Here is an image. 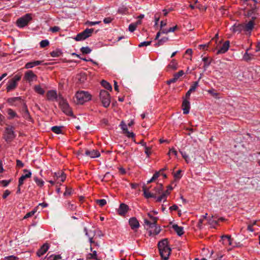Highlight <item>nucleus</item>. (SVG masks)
Listing matches in <instances>:
<instances>
[{
	"label": "nucleus",
	"instance_id": "338daca9",
	"mask_svg": "<svg viewBox=\"0 0 260 260\" xmlns=\"http://www.w3.org/2000/svg\"><path fill=\"white\" fill-rule=\"evenodd\" d=\"M171 154H174L175 156H177V151L174 148H172L171 149H170L169 152L168 153V154L170 155Z\"/></svg>",
	"mask_w": 260,
	"mask_h": 260
},
{
	"label": "nucleus",
	"instance_id": "6e6d98bb",
	"mask_svg": "<svg viewBox=\"0 0 260 260\" xmlns=\"http://www.w3.org/2000/svg\"><path fill=\"white\" fill-rule=\"evenodd\" d=\"M67 207L68 209L71 211H74L76 210V206L72 204L70 202H68L67 203Z\"/></svg>",
	"mask_w": 260,
	"mask_h": 260
},
{
	"label": "nucleus",
	"instance_id": "c03bdc74",
	"mask_svg": "<svg viewBox=\"0 0 260 260\" xmlns=\"http://www.w3.org/2000/svg\"><path fill=\"white\" fill-rule=\"evenodd\" d=\"M102 85L107 89L109 90L110 91L112 90V86L111 84L108 82L103 80L102 82Z\"/></svg>",
	"mask_w": 260,
	"mask_h": 260
},
{
	"label": "nucleus",
	"instance_id": "72a5a7b5",
	"mask_svg": "<svg viewBox=\"0 0 260 260\" xmlns=\"http://www.w3.org/2000/svg\"><path fill=\"white\" fill-rule=\"evenodd\" d=\"M178 63L175 59H173L168 65L167 68L175 70L177 69Z\"/></svg>",
	"mask_w": 260,
	"mask_h": 260
},
{
	"label": "nucleus",
	"instance_id": "09e8293b",
	"mask_svg": "<svg viewBox=\"0 0 260 260\" xmlns=\"http://www.w3.org/2000/svg\"><path fill=\"white\" fill-rule=\"evenodd\" d=\"M95 202L100 207H103L107 204V201L105 199L96 200Z\"/></svg>",
	"mask_w": 260,
	"mask_h": 260
},
{
	"label": "nucleus",
	"instance_id": "e2e57ef3",
	"mask_svg": "<svg viewBox=\"0 0 260 260\" xmlns=\"http://www.w3.org/2000/svg\"><path fill=\"white\" fill-rule=\"evenodd\" d=\"M184 74L183 71L180 70L178 73H175L174 76L178 79L180 77L182 76Z\"/></svg>",
	"mask_w": 260,
	"mask_h": 260
},
{
	"label": "nucleus",
	"instance_id": "37998d69",
	"mask_svg": "<svg viewBox=\"0 0 260 260\" xmlns=\"http://www.w3.org/2000/svg\"><path fill=\"white\" fill-rule=\"evenodd\" d=\"M80 51L83 54H87L91 52V49L88 47H83L80 49Z\"/></svg>",
	"mask_w": 260,
	"mask_h": 260
},
{
	"label": "nucleus",
	"instance_id": "5701e85b",
	"mask_svg": "<svg viewBox=\"0 0 260 260\" xmlns=\"http://www.w3.org/2000/svg\"><path fill=\"white\" fill-rule=\"evenodd\" d=\"M90 250L92 252V253H89L87 254L86 257V259L98 260L99 258L98 257L97 252L95 250H93V248L92 247L91 245H90Z\"/></svg>",
	"mask_w": 260,
	"mask_h": 260
},
{
	"label": "nucleus",
	"instance_id": "0e129e2a",
	"mask_svg": "<svg viewBox=\"0 0 260 260\" xmlns=\"http://www.w3.org/2000/svg\"><path fill=\"white\" fill-rule=\"evenodd\" d=\"M215 90L213 88L209 89L208 90V92L213 95L214 97L216 98L218 95V93L217 92H215Z\"/></svg>",
	"mask_w": 260,
	"mask_h": 260
},
{
	"label": "nucleus",
	"instance_id": "393cba45",
	"mask_svg": "<svg viewBox=\"0 0 260 260\" xmlns=\"http://www.w3.org/2000/svg\"><path fill=\"white\" fill-rule=\"evenodd\" d=\"M233 32L240 33L242 31H243V24H235L232 26L231 28Z\"/></svg>",
	"mask_w": 260,
	"mask_h": 260
},
{
	"label": "nucleus",
	"instance_id": "f704fd0d",
	"mask_svg": "<svg viewBox=\"0 0 260 260\" xmlns=\"http://www.w3.org/2000/svg\"><path fill=\"white\" fill-rule=\"evenodd\" d=\"M84 231L85 233V235L89 238L90 243L91 244H93V243H95V241L93 240L94 235H91L90 233H88L86 228H84Z\"/></svg>",
	"mask_w": 260,
	"mask_h": 260
},
{
	"label": "nucleus",
	"instance_id": "39448f33",
	"mask_svg": "<svg viewBox=\"0 0 260 260\" xmlns=\"http://www.w3.org/2000/svg\"><path fill=\"white\" fill-rule=\"evenodd\" d=\"M100 98L104 107L107 108L109 106L111 103V98L108 91L105 90H101Z\"/></svg>",
	"mask_w": 260,
	"mask_h": 260
},
{
	"label": "nucleus",
	"instance_id": "2eb2a0df",
	"mask_svg": "<svg viewBox=\"0 0 260 260\" xmlns=\"http://www.w3.org/2000/svg\"><path fill=\"white\" fill-rule=\"evenodd\" d=\"M49 245L47 243L44 244L37 251V255L41 257L49 249Z\"/></svg>",
	"mask_w": 260,
	"mask_h": 260
},
{
	"label": "nucleus",
	"instance_id": "774afa93",
	"mask_svg": "<svg viewBox=\"0 0 260 260\" xmlns=\"http://www.w3.org/2000/svg\"><path fill=\"white\" fill-rule=\"evenodd\" d=\"M60 29V27L57 26H55L53 27H51L50 28L49 30L51 31L52 32H56L59 31Z\"/></svg>",
	"mask_w": 260,
	"mask_h": 260
},
{
	"label": "nucleus",
	"instance_id": "de8ad7c7",
	"mask_svg": "<svg viewBox=\"0 0 260 260\" xmlns=\"http://www.w3.org/2000/svg\"><path fill=\"white\" fill-rule=\"evenodd\" d=\"M159 175H160V173L159 172H155L152 177L147 181V183H150L152 182H153V181H154L155 180H156L159 176Z\"/></svg>",
	"mask_w": 260,
	"mask_h": 260
},
{
	"label": "nucleus",
	"instance_id": "13d9d810",
	"mask_svg": "<svg viewBox=\"0 0 260 260\" xmlns=\"http://www.w3.org/2000/svg\"><path fill=\"white\" fill-rule=\"evenodd\" d=\"M137 27V24L131 23L129 25L128 29L131 32H133L136 30Z\"/></svg>",
	"mask_w": 260,
	"mask_h": 260
},
{
	"label": "nucleus",
	"instance_id": "aec40b11",
	"mask_svg": "<svg viewBox=\"0 0 260 260\" xmlns=\"http://www.w3.org/2000/svg\"><path fill=\"white\" fill-rule=\"evenodd\" d=\"M85 154L86 156H88L91 158L98 157L100 156V152L97 150H86Z\"/></svg>",
	"mask_w": 260,
	"mask_h": 260
},
{
	"label": "nucleus",
	"instance_id": "7c9ffc66",
	"mask_svg": "<svg viewBox=\"0 0 260 260\" xmlns=\"http://www.w3.org/2000/svg\"><path fill=\"white\" fill-rule=\"evenodd\" d=\"M77 78L80 83H83L86 80V75L85 73H80L77 75Z\"/></svg>",
	"mask_w": 260,
	"mask_h": 260
},
{
	"label": "nucleus",
	"instance_id": "f03ea898",
	"mask_svg": "<svg viewBox=\"0 0 260 260\" xmlns=\"http://www.w3.org/2000/svg\"><path fill=\"white\" fill-rule=\"evenodd\" d=\"M74 98L76 104L82 105L91 100V95L88 91L80 90L76 93Z\"/></svg>",
	"mask_w": 260,
	"mask_h": 260
},
{
	"label": "nucleus",
	"instance_id": "9b49d317",
	"mask_svg": "<svg viewBox=\"0 0 260 260\" xmlns=\"http://www.w3.org/2000/svg\"><path fill=\"white\" fill-rule=\"evenodd\" d=\"M148 216L151 220V221L148 220L147 219H144V223L148 225L149 228L152 229L153 227L155 226L156 223H157V218L156 217L153 216L150 213H148Z\"/></svg>",
	"mask_w": 260,
	"mask_h": 260
},
{
	"label": "nucleus",
	"instance_id": "423d86ee",
	"mask_svg": "<svg viewBox=\"0 0 260 260\" xmlns=\"http://www.w3.org/2000/svg\"><path fill=\"white\" fill-rule=\"evenodd\" d=\"M14 130V128L12 126L7 127L5 128L4 138L7 142H10L15 138L16 135Z\"/></svg>",
	"mask_w": 260,
	"mask_h": 260
},
{
	"label": "nucleus",
	"instance_id": "2f4dec72",
	"mask_svg": "<svg viewBox=\"0 0 260 260\" xmlns=\"http://www.w3.org/2000/svg\"><path fill=\"white\" fill-rule=\"evenodd\" d=\"M34 89L36 93L40 95H43L45 93V90L40 85H35Z\"/></svg>",
	"mask_w": 260,
	"mask_h": 260
},
{
	"label": "nucleus",
	"instance_id": "bb28decb",
	"mask_svg": "<svg viewBox=\"0 0 260 260\" xmlns=\"http://www.w3.org/2000/svg\"><path fill=\"white\" fill-rule=\"evenodd\" d=\"M172 228L178 236H181L184 234L183 227L178 226L177 224H173Z\"/></svg>",
	"mask_w": 260,
	"mask_h": 260
},
{
	"label": "nucleus",
	"instance_id": "a211bd4d",
	"mask_svg": "<svg viewBox=\"0 0 260 260\" xmlns=\"http://www.w3.org/2000/svg\"><path fill=\"white\" fill-rule=\"evenodd\" d=\"M182 108L184 114H187L189 113L190 108V102L187 99H183L182 104Z\"/></svg>",
	"mask_w": 260,
	"mask_h": 260
},
{
	"label": "nucleus",
	"instance_id": "69168bd1",
	"mask_svg": "<svg viewBox=\"0 0 260 260\" xmlns=\"http://www.w3.org/2000/svg\"><path fill=\"white\" fill-rule=\"evenodd\" d=\"M181 170H178L174 175V177L175 179H179L181 178Z\"/></svg>",
	"mask_w": 260,
	"mask_h": 260
},
{
	"label": "nucleus",
	"instance_id": "58836bf2",
	"mask_svg": "<svg viewBox=\"0 0 260 260\" xmlns=\"http://www.w3.org/2000/svg\"><path fill=\"white\" fill-rule=\"evenodd\" d=\"M169 32V31L168 29L161 28L160 30L157 33L155 39V40L158 39V38L160 35V34H168Z\"/></svg>",
	"mask_w": 260,
	"mask_h": 260
},
{
	"label": "nucleus",
	"instance_id": "1a4fd4ad",
	"mask_svg": "<svg viewBox=\"0 0 260 260\" xmlns=\"http://www.w3.org/2000/svg\"><path fill=\"white\" fill-rule=\"evenodd\" d=\"M37 79V76L31 70H28L24 73L23 80L29 83L33 81H36Z\"/></svg>",
	"mask_w": 260,
	"mask_h": 260
},
{
	"label": "nucleus",
	"instance_id": "b1692460",
	"mask_svg": "<svg viewBox=\"0 0 260 260\" xmlns=\"http://www.w3.org/2000/svg\"><path fill=\"white\" fill-rule=\"evenodd\" d=\"M152 193L154 194L157 197L158 194H161L163 190V185L161 183L156 184V186L152 189Z\"/></svg>",
	"mask_w": 260,
	"mask_h": 260
},
{
	"label": "nucleus",
	"instance_id": "a19ab883",
	"mask_svg": "<svg viewBox=\"0 0 260 260\" xmlns=\"http://www.w3.org/2000/svg\"><path fill=\"white\" fill-rule=\"evenodd\" d=\"M93 30V28H86L83 31L85 34V37L87 38L91 36Z\"/></svg>",
	"mask_w": 260,
	"mask_h": 260
},
{
	"label": "nucleus",
	"instance_id": "4be33fe9",
	"mask_svg": "<svg viewBox=\"0 0 260 260\" xmlns=\"http://www.w3.org/2000/svg\"><path fill=\"white\" fill-rule=\"evenodd\" d=\"M170 191L168 190V189H167L165 191H163V190H162L160 196L157 197V198H156V202H158V203H160L162 201L165 202L167 200V197L169 194H170Z\"/></svg>",
	"mask_w": 260,
	"mask_h": 260
},
{
	"label": "nucleus",
	"instance_id": "052dcab7",
	"mask_svg": "<svg viewBox=\"0 0 260 260\" xmlns=\"http://www.w3.org/2000/svg\"><path fill=\"white\" fill-rule=\"evenodd\" d=\"M151 41H144L140 43L138 45L139 47H142L144 46H147L150 45Z\"/></svg>",
	"mask_w": 260,
	"mask_h": 260
},
{
	"label": "nucleus",
	"instance_id": "680f3d73",
	"mask_svg": "<svg viewBox=\"0 0 260 260\" xmlns=\"http://www.w3.org/2000/svg\"><path fill=\"white\" fill-rule=\"evenodd\" d=\"M4 259L5 260H18L19 258L14 255H10L6 256Z\"/></svg>",
	"mask_w": 260,
	"mask_h": 260
},
{
	"label": "nucleus",
	"instance_id": "ea45409f",
	"mask_svg": "<svg viewBox=\"0 0 260 260\" xmlns=\"http://www.w3.org/2000/svg\"><path fill=\"white\" fill-rule=\"evenodd\" d=\"M51 131L56 134L61 133V126H54L51 127Z\"/></svg>",
	"mask_w": 260,
	"mask_h": 260
},
{
	"label": "nucleus",
	"instance_id": "cd10ccee",
	"mask_svg": "<svg viewBox=\"0 0 260 260\" xmlns=\"http://www.w3.org/2000/svg\"><path fill=\"white\" fill-rule=\"evenodd\" d=\"M7 112L8 115V118L9 119H13L15 117H18V115L13 109L9 108L7 110Z\"/></svg>",
	"mask_w": 260,
	"mask_h": 260
},
{
	"label": "nucleus",
	"instance_id": "bf43d9fd",
	"mask_svg": "<svg viewBox=\"0 0 260 260\" xmlns=\"http://www.w3.org/2000/svg\"><path fill=\"white\" fill-rule=\"evenodd\" d=\"M120 126L123 131V133L128 130L126 124L123 121L121 122Z\"/></svg>",
	"mask_w": 260,
	"mask_h": 260
},
{
	"label": "nucleus",
	"instance_id": "9d476101",
	"mask_svg": "<svg viewBox=\"0 0 260 260\" xmlns=\"http://www.w3.org/2000/svg\"><path fill=\"white\" fill-rule=\"evenodd\" d=\"M128 223L131 229L135 232H137L140 226L138 220L135 217L130 218Z\"/></svg>",
	"mask_w": 260,
	"mask_h": 260
},
{
	"label": "nucleus",
	"instance_id": "79ce46f5",
	"mask_svg": "<svg viewBox=\"0 0 260 260\" xmlns=\"http://www.w3.org/2000/svg\"><path fill=\"white\" fill-rule=\"evenodd\" d=\"M61 53V51L60 50H55L52 51L50 53V55L52 57H56L60 56Z\"/></svg>",
	"mask_w": 260,
	"mask_h": 260
},
{
	"label": "nucleus",
	"instance_id": "603ef678",
	"mask_svg": "<svg viewBox=\"0 0 260 260\" xmlns=\"http://www.w3.org/2000/svg\"><path fill=\"white\" fill-rule=\"evenodd\" d=\"M73 192V190L72 188L66 187L63 195L64 196H70L72 194Z\"/></svg>",
	"mask_w": 260,
	"mask_h": 260
},
{
	"label": "nucleus",
	"instance_id": "8fccbe9b",
	"mask_svg": "<svg viewBox=\"0 0 260 260\" xmlns=\"http://www.w3.org/2000/svg\"><path fill=\"white\" fill-rule=\"evenodd\" d=\"M199 86V82L198 81H196L193 83V84L191 85L189 88L190 91L194 92L196 91V88Z\"/></svg>",
	"mask_w": 260,
	"mask_h": 260
},
{
	"label": "nucleus",
	"instance_id": "dca6fc26",
	"mask_svg": "<svg viewBox=\"0 0 260 260\" xmlns=\"http://www.w3.org/2000/svg\"><path fill=\"white\" fill-rule=\"evenodd\" d=\"M149 187H147L145 185H144L143 186L142 190L143 191V194L144 197L146 199L153 198L156 200L157 197L155 196V194L152 193V192H150L149 191Z\"/></svg>",
	"mask_w": 260,
	"mask_h": 260
},
{
	"label": "nucleus",
	"instance_id": "ddd939ff",
	"mask_svg": "<svg viewBox=\"0 0 260 260\" xmlns=\"http://www.w3.org/2000/svg\"><path fill=\"white\" fill-rule=\"evenodd\" d=\"M128 210V206L124 203H121L117 209V212L119 215L124 216Z\"/></svg>",
	"mask_w": 260,
	"mask_h": 260
},
{
	"label": "nucleus",
	"instance_id": "c756f323",
	"mask_svg": "<svg viewBox=\"0 0 260 260\" xmlns=\"http://www.w3.org/2000/svg\"><path fill=\"white\" fill-rule=\"evenodd\" d=\"M23 107L25 108V112L22 113V116L25 119L30 121L31 120V118L28 112L27 107L26 104H23Z\"/></svg>",
	"mask_w": 260,
	"mask_h": 260
},
{
	"label": "nucleus",
	"instance_id": "20e7f679",
	"mask_svg": "<svg viewBox=\"0 0 260 260\" xmlns=\"http://www.w3.org/2000/svg\"><path fill=\"white\" fill-rule=\"evenodd\" d=\"M21 75H15L12 79H10L7 84L6 90L7 92L15 90L18 85V82L21 80Z\"/></svg>",
	"mask_w": 260,
	"mask_h": 260
},
{
	"label": "nucleus",
	"instance_id": "4468645a",
	"mask_svg": "<svg viewBox=\"0 0 260 260\" xmlns=\"http://www.w3.org/2000/svg\"><path fill=\"white\" fill-rule=\"evenodd\" d=\"M23 172H25L26 173L25 175H22L19 178V180H18L19 186H21L23 184L24 181L25 179H26V178H30L31 176V173L30 171H29L27 169H24L23 170Z\"/></svg>",
	"mask_w": 260,
	"mask_h": 260
},
{
	"label": "nucleus",
	"instance_id": "473e14b6",
	"mask_svg": "<svg viewBox=\"0 0 260 260\" xmlns=\"http://www.w3.org/2000/svg\"><path fill=\"white\" fill-rule=\"evenodd\" d=\"M223 243L225 244L231 245V238L229 235H223L221 236Z\"/></svg>",
	"mask_w": 260,
	"mask_h": 260
},
{
	"label": "nucleus",
	"instance_id": "a18cd8bd",
	"mask_svg": "<svg viewBox=\"0 0 260 260\" xmlns=\"http://www.w3.org/2000/svg\"><path fill=\"white\" fill-rule=\"evenodd\" d=\"M34 180L38 186L42 187L44 185V181L43 180L38 178V177H34Z\"/></svg>",
	"mask_w": 260,
	"mask_h": 260
},
{
	"label": "nucleus",
	"instance_id": "7ed1b4c3",
	"mask_svg": "<svg viewBox=\"0 0 260 260\" xmlns=\"http://www.w3.org/2000/svg\"><path fill=\"white\" fill-rule=\"evenodd\" d=\"M59 106L62 111L67 115L74 117L73 112L67 100L62 96H58Z\"/></svg>",
	"mask_w": 260,
	"mask_h": 260
},
{
	"label": "nucleus",
	"instance_id": "0eeeda50",
	"mask_svg": "<svg viewBox=\"0 0 260 260\" xmlns=\"http://www.w3.org/2000/svg\"><path fill=\"white\" fill-rule=\"evenodd\" d=\"M7 103L11 106L19 107L25 104L24 100L20 96L9 98L7 100Z\"/></svg>",
	"mask_w": 260,
	"mask_h": 260
},
{
	"label": "nucleus",
	"instance_id": "4d7b16f0",
	"mask_svg": "<svg viewBox=\"0 0 260 260\" xmlns=\"http://www.w3.org/2000/svg\"><path fill=\"white\" fill-rule=\"evenodd\" d=\"M125 134L128 138H135V134L133 132H129L128 130L126 132H124L123 133Z\"/></svg>",
	"mask_w": 260,
	"mask_h": 260
},
{
	"label": "nucleus",
	"instance_id": "5fc2aeb1",
	"mask_svg": "<svg viewBox=\"0 0 260 260\" xmlns=\"http://www.w3.org/2000/svg\"><path fill=\"white\" fill-rule=\"evenodd\" d=\"M61 257L60 255H59V254L58 255L52 254L48 257V259H50V260H57V259H61Z\"/></svg>",
	"mask_w": 260,
	"mask_h": 260
},
{
	"label": "nucleus",
	"instance_id": "6ab92c4d",
	"mask_svg": "<svg viewBox=\"0 0 260 260\" xmlns=\"http://www.w3.org/2000/svg\"><path fill=\"white\" fill-rule=\"evenodd\" d=\"M254 23L253 20L249 21L246 24H243V31L251 33V31L254 27Z\"/></svg>",
	"mask_w": 260,
	"mask_h": 260
},
{
	"label": "nucleus",
	"instance_id": "3c124183",
	"mask_svg": "<svg viewBox=\"0 0 260 260\" xmlns=\"http://www.w3.org/2000/svg\"><path fill=\"white\" fill-rule=\"evenodd\" d=\"M202 60L204 63V68H207L211 63V61H209L208 58L207 57H204L202 58Z\"/></svg>",
	"mask_w": 260,
	"mask_h": 260
},
{
	"label": "nucleus",
	"instance_id": "864d4df0",
	"mask_svg": "<svg viewBox=\"0 0 260 260\" xmlns=\"http://www.w3.org/2000/svg\"><path fill=\"white\" fill-rule=\"evenodd\" d=\"M40 45L41 48H44L49 45V42L47 40H43L40 42Z\"/></svg>",
	"mask_w": 260,
	"mask_h": 260
},
{
	"label": "nucleus",
	"instance_id": "f8f14e48",
	"mask_svg": "<svg viewBox=\"0 0 260 260\" xmlns=\"http://www.w3.org/2000/svg\"><path fill=\"white\" fill-rule=\"evenodd\" d=\"M46 97L48 101H56L58 102L57 91L55 90H48L46 93Z\"/></svg>",
	"mask_w": 260,
	"mask_h": 260
},
{
	"label": "nucleus",
	"instance_id": "c9c22d12",
	"mask_svg": "<svg viewBox=\"0 0 260 260\" xmlns=\"http://www.w3.org/2000/svg\"><path fill=\"white\" fill-rule=\"evenodd\" d=\"M86 39H87V38L85 37L83 31L77 34V35L75 38V40L77 41L84 40Z\"/></svg>",
	"mask_w": 260,
	"mask_h": 260
},
{
	"label": "nucleus",
	"instance_id": "f3484780",
	"mask_svg": "<svg viewBox=\"0 0 260 260\" xmlns=\"http://www.w3.org/2000/svg\"><path fill=\"white\" fill-rule=\"evenodd\" d=\"M230 47V41H225L222 45L219 48V49L217 50L216 54H223L225 53L229 48Z\"/></svg>",
	"mask_w": 260,
	"mask_h": 260
},
{
	"label": "nucleus",
	"instance_id": "a878e982",
	"mask_svg": "<svg viewBox=\"0 0 260 260\" xmlns=\"http://www.w3.org/2000/svg\"><path fill=\"white\" fill-rule=\"evenodd\" d=\"M55 176L56 177L57 179L62 182H64L66 179V175L62 171L55 173Z\"/></svg>",
	"mask_w": 260,
	"mask_h": 260
},
{
	"label": "nucleus",
	"instance_id": "4c0bfd02",
	"mask_svg": "<svg viewBox=\"0 0 260 260\" xmlns=\"http://www.w3.org/2000/svg\"><path fill=\"white\" fill-rule=\"evenodd\" d=\"M38 207H35L32 211L27 213L24 216L23 219H27L32 216L37 211Z\"/></svg>",
	"mask_w": 260,
	"mask_h": 260
},
{
	"label": "nucleus",
	"instance_id": "49530a36",
	"mask_svg": "<svg viewBox=\"0 0 260 260\" xmlns=\"http://www.w3.org/2000/svg\"><path fill=\"white\" fill-rule=\"evenodd\" d=\"M143 146L145 147V153L147 155V157H149L151 154V148L146 146V143H144Z\"/></svg>",
	"mask_w": 260,
	"mask_h": 260
},
{
	"label": "nucleus",
	"instance_id": "e433bc0d",
	"mask_svg": "<svg viewBox=\"0 0 260 260\" xmlns=\"http://www.w3.org/2000/svg\"><path fill=\"white\" fill-rule=\"evenodd\" d=\"M158 42L155 44V47H158L159 46L162 45L168 41V37H164L160 39H157Z\"/></svg>",
	"mask_w": 260,
	"mask_h": 260
},
{
	"label": "nucleus",
	"instance_id": "6e6552de",
	"mask_svg": "<svg viewBox=\"0 0 260 260\" xmlns=\"http://www.w3.org/2000/svg\"><path fill=\"white\" fill-rule=\"evenodd\" d=\"M32 19L30 14H26L24 16L19 18L16 21L17 25L20 28L26 26L28 22Z\"/></svg>",
	"mask_w": 260,
	"mask_h": 260
},
{
	"label": "nucleus",
	"instance_id": "c85d7f7f",
	"mask_svg": "<svg viewBox=\"0 0 260 260\" xmlns=\"http://www.w3.org/2000/svg\"><path fill=\"white\" fill-rule=\"evenodd\" d=\"M250 48H247L246 50V52L244 54L243 56V59L244 60L246 61H249L253 58L254 55L252 54L248 53V51L249 50Z\"/></svg>",
	"mask_w": 260,
	"mask_h": 260
},
{
	"label": "nucleus",
	"instance_id": "f257e3e1",
	"mask_svg": "<svg viewBox=\"0 0 260 260\" xmlns=\"http://www.w3.org/2000/svg\"><path fill=\"white\" fill-rule=\"evenodd\" d=\"M159 254L162 260H168L171 254V249L168 245L167 239H164L158 243Z\"/></svg>",
	"mask_w": 260,
	"mask_h": 260
},
{
	"label": "nucleus",
	"instance_id": "412c9836",
	"mask_svg": "<svg viewBox=\"0 0 260 260\" xmlns=\"http://www.w3.org/2000/svg\"><path fill=\"white\" fill-rule=\"evenodd\" d=\"M42 63H43V61H41V60L31 61L27 62L25 64L24 68L26 69H31L36 66L41 65L42 64Z\"/></svg>",
	"mask_w": 260,
	"mask_h": 260
}]
</instances>
